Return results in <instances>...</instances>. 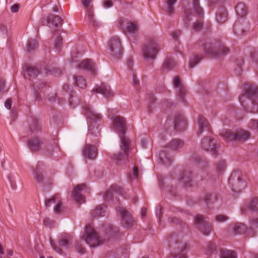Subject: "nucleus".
<instances>
[{
	"label": "nucleus",
	"mask_w": 258,
	"mask_h": 258,
	"mask_svg": "<svg viewBox=\"0 0 258 258\" xmlns=\"http://www.w3.org/2000/svg\"><path fill=\"white\" fill-rule=\"evenodd\" d=\"M62 21L58 16L50 14L47 18H43L42 23L43 25L48 24L49 27H58L62 25Z\"/></svg>",
	"instance_id": "2eb2a0df"
},
{
	"label": "nucleus",
	"mask_w": 258,
	"mask_h": 258,
	"mask_svg": "<svg viewBox=\"0 0 258 258\" xmlns=\"http://www.w3.org/2000/svg\"><path fill=\"white\" fill-rule=\"evenodd\" d=\"M247 27V24L245 20L237 21L233 26V32L236 35L241 36L244 34Z\"/></svg>",
	"instance_id": "4be33fe9"
},
{
	"label": "nucleus",
	"mask_w": 258,
	"mask_h": 258,
	"mask_svg": "<svg viewBox=\"0 0 258 258\" xmlns=\"http://www.w3.org/2000/svg\"><path fill=\"white\" fill-rule=\"evenodd\" d=\"M174 126L175 128L179 132L185 130L187 126V121L186 118L182 114L177 113L175 115Z\"/></svg>",
	"instance_id": "f3484780"
},
{
	"label": "nucleus",
	"mask_w": 258,
	"mask_h": 258,
	"mask_svg": "<svg viewBox=\"0 0 258 258\" xmlns=\"http://www.w3.org/2000/svg\"><path fill=\"white\" fill-rule=\"evenodd\" d=\"M108 46L112 56L116 58H119L122 52L120 41L118 37L113 36L108 42Z\"/></svg>",
	"instance_id": "ddd939ff"
},
{
	"label": "nucleus",
	"mask_w": 258,
	"mask_h": 258,
	"mask_svg": "<svg viewBox=\"0 0 258 258\" xmlns=\"http://www.w3.org/2000/svg\"><path fill=\"white\" fill-rule=\"evenodd\" d=\"M83 155L85 158L93 160L96 158L97 155V149L93 145L87 144L85 146L83 151Z\"/></svg>",
	"instance_id": "aec40b11"
},
{
	"label": "nucleus",
	"mask_w": 258,
	"mask_h": 258,
	"mask_svg": "<svg viewBox=\"0 0 258 258\" xmlns=\"http://www.w3.org/2000/svg\"><path fill=\"white\" fill-rule=\"evenodd\" d=\"M250 225L251 228H258V217L251 220Z\"/></svg>",
	"instance_id": "4d7b16f0"
},
{
	"label": "nucleus",
	"mask_w": 258,
	"mask_h": 258,
	"mask_svg": "<svg viewBox=\"0 0 258 258\" xmlns=\"http://www.w3.org/2000/svg\"><path fill=\"white\" fill-rule=\"evenodd\" d=\"M191 27L195 31H199L203 28V23L202 21H197L192 24Z\"/></svg>",
	"instance_id": "603ef678"
},
{
	"label": "nucleus",
	"mask_w": 258,
	"mask_h": 258,
	"mask_svg": "<svg viewBox=\"0 0 258 258\" xmlns=\"http://www.w3.org/2000/svg\"><path fill=\"white\" fill-rule=\"evenodd\" d=\"M248 210L258 212V198H252L248 203L241 209L242 214H247Z\"/></svg>",
	"instance_id": "6ab92c4d"
},
{
	"label": "nucleus",
	"mask_w": 258,
	"mask_h": 258,
	"mask_svg": "<svg viewBox=\"0 0 258 258\" xmlns=\"http://www.w3.org/2000/svg\"><path fill=\"white\" fill-rule=\"evenodd\" d=\"M34 177L37 182L41 183H43L44 181V177L42 173L38 169L36 168L33 172Z\"/></svg>",
	"instance_id": "a19ab883"
},
{
	"label": "nucleus",
	"mask_w": 258,
	"mask_h": 258,
	"mask_svg": "<svg viewBox=\"0 0 258 258\" xmlns=\"http://www.w3.org/2000/svg\"><path fill=\"white\" fill-rule=\"evenodd\" d=\"M92 0H82V4L83 7L86 10L90 8L89 5L92 2Z\"/></svg>",
	"instance_id": "680f3d73"
},
{
	"label": "nucleus",
	"mask_w": 258,
	"mask_h": 258,
	"mask_svg": "<svg viewBox=\"0 0 258 258\" xmlns=\"http://www.w3.org/2000/svg\"><path fill=\"white\" fill-rule=\"evenodd\" d=\"M173 84L174 87L176 88L180 87L181 86H182L180 82V79L178 76H176L174 78Z\"/></svg>",
	"instance_id": "13d9d810"
},
{
	"label": "nucleus",
	"mask_w": 258,
	"mask_h": 258,
	"mask_svg": "<svg viewBox=\"0 0 258 258\" xmlns=\"http://www.w3.org/2000/svg\"><path fill=\"white\" fill-rule=\"evenodd\" d=\"M92 92L95 93H100L107 98L112 97L114 95L110 87L105 84L96 85L95 87L92 90Z\"/></svg>",
	"instance_id": "dca6fc26"
},
{
	"label": "nucleus",
	"mask_w": 258,
	"mask_h": 258,
	"mask_svg": "<svg viewBox=\"0 0 258 258\" xmlns=\"http://www.w3.org/2000/svg\"><path fill=\"white\" fill-rule=\"evenodd\" d=\"M62 204L60 202H58L54 207V211L56 214H60L61 212Z\"/></svg>",
	"instance_id": "bf43d9fd"
},
{
	"label": "nucleus",
	"mask_w": 258,
	"mask_h": 258,
	"mask_svg": "<svg viewBox=\"0 0 258 258\" xmlns=\"http://www.w3.org/2000/svg\"><path fill=\"white\" fill-rule=\"evenodd\" d=\"M200 0H193V9L197 16L199 18L204 17L203 8L200 6Z\"/></svg>",
	"instance_id": "7c9ffc66"
},
{
	"label": "nucleus",
	"mask_w": 258,
	"mask_h": 258,
	"mask_svg": "<svg viewBox=\"0 0 258 258\" xmlns=\"http://www.w3.org/2000/svg\"><path fill=\"white\" fill-rule=\"evenodd\" d=\"M159 157L161 162L166 166H170L173 160L169 153H167L165 150L160 152Z\"/></svg>",
	"instance_id": "393cba45"
},
{
	"label": "nucleus",
	"mask_w": 258,
	"mask_h": 258,
	"mask_svg": "<svg viewBox=\"0 0 258 258\" xmlns=\"http://www.w3.org/2000/svg\"><path fill=\"white\" fill-rule=\"evenodd\" d=\"M168 242L171 248V255L177 257L183 253L186 247V244L179 239L177 234L170 235L168 237Z\"/></svg>",
	"instance_id": "0eeeda50"
},
{
	"label": "nucleus",
	"mask_w": 258,
	"mask_h": 258,
	"mask_svg": "<svg viewBox=\"0 0 258 258\" xmlns=\"http://www.w3.org/2000/svg\"><path fill=\"white\" fill-rule=\"evenodd\" d=\"M127 31L130 33H135L138 30L137 25L133 23H128L126 27Z\"/></svg>",
	"instance_id": "49530a36"
},
{
	"label": "nucleus",
	"mask_w": 258,
	"mask_h": 258,
	"mask_svg": "<svg viewBox=\"0 0 258 258\" xmlns=\"http://www.w3.org/2000/svg\"><path fill=\"white\" fill-rule=\"evenodd\" d=\"M209 250L211 251V253H213L216 250V246L215 243L210 242L208 245Z\"/></svg>",
	"instance_id": "052dcab7"
},
{
	"label": "nucleus",
	"mask_w": 258,
	"mask_h": 258,
	"mask_svg": "<svg viewBox=\"0 0 258 258\" xmlns=\"http://www.w3.org/2000/svg\"><path fill=\"white\" fill-rule=\"evenodd\" d=\"M202 59V55H194L189 60V68H194Z\"/></svg>",
	"instance_id": "58836bf2"
},
{
	"label": "nucleus",
	"mask_w": 258,
	"mask_h": 258,
	"mask_svg": "<svg viewBox=\"0 0 258 258\" xmlns=\"http://www.w3.org/2000/svg\"><path fill=\"white\" fill-rule=\"evenodd\" d=\"M250 58L252 61L258 64V51L254 50L251 52Z\"/></svg>",
	"instance_id": "5fc2aeb1"
},
{
	"label": "nucleus",
	"mask_w": 258,
	"mask_h": 258,
	"mask_svg": "<svg viewBox=\"0 0 258 258\" xmlns=\"http://www.w3.org/2000/svg\"><path fill=\"white\" fill-rule=\"evenodd\" d=\"M84 110L89 123V131L91 134L97 136L100 134L99 130L97 126L95 127L93 126L92 123L93 122H95L97 120H99L101 118V115L92 111L89 105L85 106L84 107Z\"/></svg>",
	"instance_id": "9d476101"
},
{
	"label": "nucleus",
	"mask_w": 258,
	"mask_h": 258,
	"mask_svg": "<svg viewBox=\"0 0 258 258\" xmlns=\"http://www.w3.org/2000/svg\"><path fill=\"white\" fill-rule=\"evenodd\" d=\"M226 168L225 162L224 160H220L216 164V170L218 172H223Z\"/></svg>",
	"instance_id": "09e8293b"
},
{
	"label": "nucleus",
	"mask_w": 258,
	"mask_h": 258,
	"mask_svg": "<svg viewBox=\"0 0 258 258\" xmlns=\"http://www.w3.org/2000/svg\"><path fill=\"white\" fill-rule=\"evenodd\" d=\"M178 180V184L168 187V191L176 194L181 191L182 188H185L192 186V175L190 171H184L180 175Z\"/></svg>",
	"instance_id": "7ed1b4c3"
},
{
	"label": "nucleus",
	"mask_w": 258,
	"mask_h": 258,
	"mask_svg": "<svg viewBox=\"0 0 258 258\" xmlns=\"http://www.w3.org/2000/svg\"><path fill=\"white\" fill-rule=\"evenodd\" d=\"M82 238L90 245V247H95L103 244L104 239L98 236L96 231L90 225L85 227L84 234L82 235Z\"/></svg>",
	"instance_id": "423d86ee"
},
{
	"label": "nucleus",
	"mask_w": 258,
	"mask_h": 258,
	"mask_svg": "<svg viewBox=\"0 0 258 258\" xmlns=\"http://www.w3.org/2000/svg\"><path fill=\"white\" fill-rule=\"evenodd\" d=\"M139 176V168L137 166H134L132 171L128 174V177L130 181L138 179Z\"/></svg>",
	"instance_id": "ea45409f"
},
{
	"label": "nucleus",
	"mask_w": 258,
	"mask_h": 258,
	"mask_svg": "<svg viewBox=\"0 0 258 258\" xmlns=\"http://www.w3.org/2000/svg\"><path fill=\"white\" fill-rule=\"evenodd\" d=\"M248 128L258 131V119H251L247 123Z\"/></svg>",
	"instance_id": "8fccbe9b"
},
{
	"label": "nucleus",
	"mask_w": 258,
	"mask_h": 258,
	"mask_svg": "<svg viewBox=\"0 0 258 258\" xmlns=\"http://www.w3.org/2000/svg\"><path fill=\"white\" fill-rule=\"evenodd\" d=\"M12 103V99L8 98L6 100V101L5 102V106L8 109H10L11 108Z\"/></svg>",
	"instance_id": "69168bd1"
},
{
	"label": "nucleus",
	"mask_w": 258,
	"mask_h": 258,
	"mask_svg": "<svg viewBox=\"0 0 258 258\" xmlns=\"http://www.w3.org/2000/svg\"><path fill=\"white\" fill-rule=\"evenodd\" d=\"M91 192L90 188L86 184L82 183L77 185L74 188L72 194L89 193Z\"/></svg>",
	"instance_id": "cd10ccee"
},
{
	"label": "nucleus",
	"mask_w": 258,
	"mask_h": 258,
	"mask_svg": "<svg viewBox=\"0 0 258 258\" xmlns=\"http://www.w3.org/2000/svg\"><path fill=\"white\" fill-rule=\"evenodd\" d=\"M228 219L229 217L223 214H219L215 217V220L218 222H224Z\"/></svg>",
	"instance_id": "864d4df0"
},
{
	"label": "nucleus",
	"mask_w": 258,
	"mask_h": 258,
	"mask_svg": "<svg viewBox=\"0 0 258 258\" xmlns=\"http://www.w3.org/2000/svg\"><path fill=\"white\" fill-rule=\"evenodd\" d=\"M39 73L38 69L35 67L26 66V72L24 74V77L29 80L35 79Z\"/></svg>",
	"instance_id": "b1692460"
},
{
	"label": "nucleus",
	"mask_w": 258,
	"mask_h": 258,
	"mask_svg": "<svg viewBox=\"0 0 258 258\" xmlns=\"http://www.w3.org/2000/svg\"><path fill=\"white\" fill-rule=\"evenodd\" d=\"M198 129L197 134L201 135L205 131L210 132L211 127L207 119L203 116L200 115L198 118Z\"/></svg>",
	"instance_id": "412c9836"
},
{
	"label": "nucleus",
	"mask_w": 258,
	"mask_h": 258,
	"mask_svg": "<svg viewBox=\"0 0 258 258\" xmlns=\"http://www.w3.org/2000/svg\"><path fill=\"white\" fill-rule=\"evenodd\" d=\"M62 37L60 36H57L54 41V48L56 50H59V49L60 48V47L62 45Z\"/></svg>",
	"instance_id": "3c124183"
},
{
	"label": "nucleus",
	"mask_w": 258,
	"mask_h": 258,
	"mask_svg": "<svg viewBox=\"0 0 258 258\" xmlns=\"http://www.w3.org/2000/svg\"><path fill=\"white\" fill-rule=\"evenodd\" d=\"M74 79L76 86L81 88H84L87 86V82L82 76H74Z\"/></svg>",
	"instance_id": "f704fd0d"
},
{
	"label": "nucleus",
	"mask_w": 258,
	"mask_h": 258,
	"mask_svg": "<svg viewBox=\"0 0 258 258\" xmlns=\"http://www.w3.org/2000/svg\"><path fill=\"white\" fill-rule=\"evenodd\" d=\"M201 147L204 150L212 152L213 155L215 156L217 155L218 145L214 139L209 137L203 139Z\"/></svg>",
	"instance_id": "4468645a"
},
{
	"label": "nucleus",
	"mask_w": 258,
	"mask_h": 258,
	"mask_svg": "<svg viewBox=\"0 0 258 258\" xmlns=\"http://www.w3.org/2000/svg\"><path fill=\"white\" fill-rule=\"evenodd\" d=\"M86 14L89 22L94 26H97L98 24L94 19V15L92 6L90 7L89 8L86 10Z\"/></svg>",
	"instance_id": "c9c22d12"
},
{
	"label": "nucleus",
	"mask_w": 258,
	"mask_h": 258,
	"mask_svg": "<svg viewBox=\"0 0 258 258\" xmlns=\"http://www.w3.org/2000/svg\"><path fill=\"white\" fill-rule=\"evenodd\" d=\"M178 88L179 89V95H180L181 97H182L186 93V89L183 86H181L180 87H179Z\"/></svg>",
	"instance_id": "0e129e2a"
},
{
	"label": "nucleus",
	"mask_w": 258,
	"mask_h": 258,
	"mask_svg": "<svg viewBox=\"0 0 258 258\" xmlns=\"http://www.w3.org/2000/svg\"><path fill=\"white\" fill-rule=\"evenodd\" d=\"M55 198L54 197H53L52 198L50 199L46 200L45 203L46 207H49L50 206V203H54L55 202Z\"/></svg>",
	"instance_id": "e2e57ef3"
},
{
	"label": "nucleus",
	"mask_w": 258,
	"mask_h": 258,
	"mask_svg": "<svg viewBox=\"0 0 258 258\" xmlns=\"http://www.w3.org/2000/svg\"><path fill=\"white\" fill-rule=\"evenodd\" d=\"M54 221L49 218H45L43 220V224L46 227H51L54 224Z\"/></svg>",
	"instance_id": "6e6d98bb"
},
{
	"label": "nucleus",
	"mask_w": 258,
	"mask_h": 258,
	"mask_svg": "<svg viewBox=\"0 0 258 258\" xmlns=\"http://www.w3.org/2000/svg\"><path fill=\"white\" fill-rule=\"evenodd\" d=\"M228 18V13L225 8H220L217 12L216 19L220 23L226 22Z\"/></svg>",
	"instance_id": "bb28decb"
},
{
	"label": "nucleus",
	"mask_w": 258,
	"mask_h": 258,
	"mask_svg": "<svg viewBox=\"0 0 258 258\" xmlns=\"http://www.w3.org/2000/svg\"><path fill=\"white\" fill-rule=\"evenodd\" d=\"M71 199L79 204L85 202V198L83 195H71Z\"/></svg>",
	"instance_id": "37998d69"
},
{
	"label": "nucleus",
	"mask_w": 258,
	"mask_h": 258,
	"mask_svg": "<svg viewBox=\"0 0 258 258\" xmlns=\"http://www.w3.org/2000/svg\"><path fill=\"white\" fill-rule=\"evenodd\" d=\"M117 212L121 218V225L124 228L131 229L136 225V222L130 211L123 207L117 209Z\"/></svg>",
	"instance_id": "9b49d317"
},
{
	"label": "nucleus",
	"mask_w": 258,
	"mask_h": 258,
	"mask_svg": "<svg viewBox=\"0 0 258 258\" xmlns=\"http://www.w3.org/2000/svg\"><path fill=\"white\" fill-rule=\"evenodd\" d=\"M103 5L106 8H110L112 6V2L111 0H106L104 1Z\"/></svg>",
	"instance_id": "338daca9"
},
{
	"label": "nucleus",
	"mask_w": 258,
	"mask_h": 258,
	"mask_svg": "<svg viewBox=\"0 0 258 258\" xmlns=\"http://www.w3.org/2000/svg\"><path fill=\"white\" fill-rule=\"evenodd\" d=\"M217 179L218 178L216 177L215 175H211L208 177V179L207 180L209 182L213 184L214 183L217 181Z\"/></svg>",
	"instance_id": "774afa93"
},
{
	"label": "nucleus",
	"mask_w": 258,
	"mask_h": 258,
	"mask_svg": "<svg viewBox=\"0 0 258 258\" xmlns=\"http://www.w3.org/2000/svg\"><path fill=\"white\" fill-rule=\"evenodd\" d=\"M184 146V142L179 139H174L171 140L168 144L167 148L173 151H176L182 148Z\"/></svg>",
	"instance_id": "a878e982"
},
{
	"label": "nucleus",
	"mask_w": 258,
	"mask_h": 258,
	"mask_svg": "<svg viewBox=\"0 0 258 258\" xmlns=\"http://www.w3.org/2000/svg\"><path fill=\"white\" fill-rule=\"evenodd\" d=\"M38 46L37 41L35 39L30 38L28 40L27 43V50L30 52L36 49Z\"/></svg>",
	"instance_id": "4c0bfd02"
},
{
	"label": "nucleus",
	"mask_w": 258,
	"mask_h": 258,
	"mask_svg": "<svg viewBox=\"0 0 258 258\" xmlns=\"http://www.w3.org/2000/svg\"><path fill=\"white\" fill-rule=\"evenodd\" d=\"M76 67L79 69H84L91 72L92 75L95 74V65L91 59H85L77 64Z\"/></svg>",
	"instance_id": "a211bd4d"
},
{
	"label": "nucleus",
	"mask_w": 258,
	"mask_h": 258,
	"mask_svg": "<svg viewBox=\"0 0 258 258\" xmlns=\"http://www.w3.org/2000/svg\"><path fill=\"white\" fill-rule=\"evenodd\" d=\"M220 257L236 258V254L232 250L221 249L220 250Z\"/></svg>",
	"instance_id": "e433bc0d"
},
{
	"label": "nucleus",
	"mask_w": 258,
	"mask_h": 258,
	"mask_svg": "<svg viewBox=\"0 0 258 258\" xmlns=\"http://www.w3.org/2000/svg\"><path fill=\"white\" fill-rule=\"evenodd\" d=\"M193 16L190 10L186 9L184 13L183 22L185 24L188 25L192 20L191 17Z\"/></svg>",
	"instance_id": "c03bdc74"
},
{
	"label": "nucleus",
	"mask_w": 258,
	"mask_h": 258,
	"mask_svg": "<svg viewBox=\"0 0 258 258\" xmlns=\"http://www.w3.org/2000/svg\"><path fill=\"white\" fill-rule=\"evenodd\" d=\"M237 15L240 17H244L247 14V8L244 4L239 3L235 7Z\"/></svg>",
	"instance_id": "c756f323"
},
{
	"label": "nucleus",
	"mask_w": 258,
	"mask_h": 258,
	"mask_svg": "<svg viewBox=\"0 0 258 258\" xmlns=\"http://www.w3.org/2000/svg\"><path fill=\"white\" fill-rule=\"evenodd\" d=\"M245 96L240 98L242 105L251 113L258 112V88L250 86L245 90Z\"/></svg>",
	"instance_id": "f03ea898"
},
{
	"label": "nucleus",
	"mask_w": 258,
	"mask_h": 258,
	"mask_svg": "<svg viewBox=\"0 0 258 258\" xmlns=\"http://www.w3.org/2000/svg\"><path fill=\"white\" fill-rule=\"evenodd\" d=\"M43 143V141L42 139H39L37 137H35L31 139L28 142V146L29 149L32 151L35 152L38 151L41 145Z\"/></svg>",
	"instance_id": "5701e85b"
},
{
	"label": "nucleus",
	"mask_w": 258,
	"mask_h": 258,
	"mask_svg": "<svg viewBox=\"0 0 258 258\" xmlns=\"http://www.w3.org/2000/svg\"><path fill=\"white\" fill-rule=\"evenodd\" d=\"M72 239L70 235H66L64 238H61L59 241V244L61 246H68L70 244V241Z\"/></svg>",
	"instance_id": "de8ad7c7"
},
{
	"label": "nucleus",
	"mask_w": 258,
	"mask_h": 258,
	"mask_svg": "<svg viewBox=\"0 0 258 258\" xmlns=\"http://www.w3.org/2000/svg\"><path fill=\"white\" fill-rule=\"evenodd\" d=\"M228 183L232 190L237 193L242 192L247 186L245 181L243 179L242 173L239 170L234 171L231 173Z\"/></svg>",
	"instance_id": "39448f33"
},
{
	"label": "nucleus",
	"mask_w": 258,
	"mask_h": 258,
	"mask_svg": "<svg viewBox=\"0 0 258 258\" xmlns=\"http://www.w3.org/2000/svg\"><path fill=\"white\" fill-rule=\"evenodd\" d=\"M220 135L227 141H245L250 137L249 132L241 129L237 130L235 133H233L229 130H223Z\"/></svg>",
	"instance_id": "1a4fd4ad"
},
{
	"label": "nucleus",
	"mask_w": 258,
	"mask_h": 258,
	"mask_svg": "<svg viewBox=\"0 0 258 258\" xmlns=\"http://www.w3.org/2000/svg\"><path fill=\"white\" fill-rule=\"evenodd\" d=\"M41 125L36 119H34L30 124L29 130L31 134H36L41 131Z\"/></svg>",
	"instance_id": "473e14b6"
},
{
	"label": "nucleus",
	"mask_w": 258,
	"mask_h": 258,
	"mask_svg": "<svg viewBox=\"0 0 258 258\" xmlns=\"http://www.w3.org/2000/svg\"><path fill=\"white\" fill-rule=\"evenodd\" d=\"M176 66L174 60L170 57H167L163 64V68L164 70H172Z\"/></svg>",
	"instance_id": "2f4dec72"
},
{
	"label": "nucleus",
	"mask_w": 258,
	"mask_h": 258,
	"mask_svg": "<svg viewBox=\"0 0 258 258\" xmlns=\"http://www.w3.org/2000/svg\"><path fill=\"white\" fill-rule=\"evenodd\" d=\"M125 192L122 187L118 184H114L110 186L105 194H122Z\"/></svg>",
	"instance_id": "72a5a7b5"
},
{
	"label": "nucleus",
	"mask_w": 258,
	"mask_h": 258,
	"mask_svg": "<svg viewBox=\"0 0 258 258\" xmlns=\"http://www.w3.org/2000/svg\"><path fill=\"white\" fill-rule=\"evenodd\" d=\"M247 230V227L245 225L241 223H237L233 227V232L235 234H244Z\"/></svg>",
	"instance_id": "c85d7f7f"
},
{
	"label": "nucleus",
	"mask_w": 258,
	"mask_h": 258,
	"mask_svg": "<svg viewBox=\"0 0 258 258\" xmlns=\"http://www.w3.org/2000/svg\"><path fill=\"white\" fill-rule=\"evenodd\" d=\"M177 0H166L167 5V11L168 14L171 15L174 13L173 5L176 3Z\"/></svg>",
	"instance_id": "a18cd8bd"
},
{
	"label": "nucleus",
	"mask_w": 258,
	"mask_h": 258,
	"mask_svg": "<svg viewBox=\"0 0 258 258\" xmlns=\"http://www.w3.org/2000/svg\"><path fill=\"white\" fill-rule=\"evenodd\" d=\"M207 219L201 214H198L195 218L196 227L205 235H208L213 230L212 224Z\"/></svg>",
	"instance_id": "f8f14e48"
},
{
	"label": "nucleus",
	"mask_w": 258,
	"mask_h": 258,
	"mask_svg": "<svg viewBox=\"0 0 258 258\" xmlns=\"http://www.w3.org/2000/svg\"><path fill=\"white\" fill-rule=\"evenodd\" d=\"M204 49L207 53L217 57L226 55L229 51V49L220 41L206 44Z\"/></svg>",
	"instance_id": "6e6552de"
},
{
	"label": "nucleus",
	"mask_w": 258,
	"mask_h": 258,
	"mask_svg": "<svg viewBox=\"0 0 258 258\" xmlns=\"http://www.w3.org/2000/svg\"><path fill=\"white\" fill-rule=\"evenodd\" d=\"M126 121L125 119L120 116H116L113 120V124L115 130L121 133V149L122 152H119L118 154H114L112 156V159L114 160L117 164L120 165L122 162L123 163L130 162L127 158L128 152L131 149V141L125 136L126 132L125 127Z\"/></svg>",
	"instance_id": "f257e3e1"
},
{
	"label": "nucleus",
	"mask_w": 258,
	"mask_h": 258,
	"mask_svg": "<svg viewBox=\"0 0 258 258\" xmlns=\"http://www.w3.org/2000/svg\"><path fill=\"white\" fill-rule=\"evenodd\" d=\"M105 212V210L103 208L102 206H99L96 209L92 211V216L93 218L103 216H104Z\"/></svg>",
	"instance_id": "79ce46f5"
},
{
	"label": "nucleus",
	"mask_w": 258,
	"mask_h": 258,
	"mask_svg": "<svg viewBox=\"0 0 258 258\" xmlns=\"http://www.w3.org/2000/svg\"><path fill=\"white\" fill-rule=\"evenodd\" d=\"M160 45L154 37H149L142 49L143 55L146 59H154L159 50Z\"/></svg>",
	"instance_id": "20e7f679"
}]
</instances>
